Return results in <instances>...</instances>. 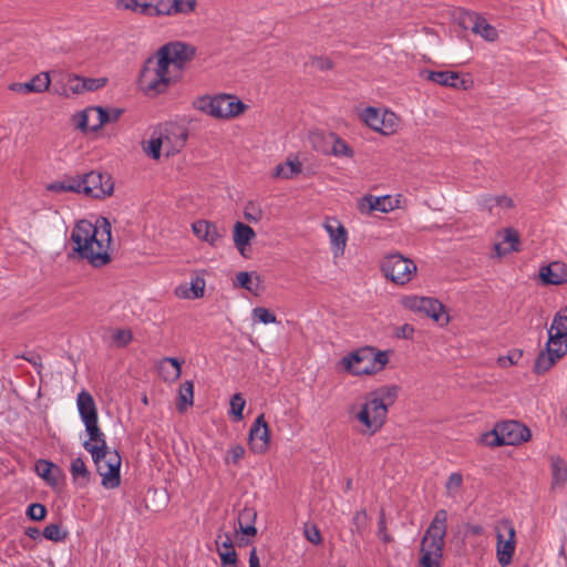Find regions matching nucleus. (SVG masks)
<instances>
[{
	"label": "nucleus",
	"instance_id": "nucleus-1",
	"mask_svg": "<svg viewBox=\"0 0 567 567\" xmlns=\"http://www.w3.org/2000/svg\"><path fill=\"white\" fill-rule=\"evenodd\" d=\"M105 217H99L93 224L86 219L78 221L72 229L73 250L95 268L107 265L111 258L112 229Z\"/></svg>",
	"mask_w": 567,
	"mask_h": 567
},
{
	"label": "nucleus",
	"instance_id": "nucleus-2",
	"mask_svg": "<svg viewBox=\"0 0 567 567\" xmlns=\"http://www.w3.org/2000/svg\"><path fill=\"white\" fill-rule=\"evenodd\" d=\"M398 396L396 386H383L370 393L367 402L357 413V420L364 425L363 434H375L385 423L389 406Z\"/></svg>",
	"mask_w": 567,
	"mask_h": 567
},
{
	"label": "nucleus",
	"instance_id": "nucleus-3",
	"mask_svg": "<svg viewBox=\"0 0 567 567\" xmlns=\"http://www.w3.org/2000/svg\"><path fill=\"white\" fill-rule=\"evenodd\" d=\"M83 447L87 451L96 465L97 473L102 476V485L113 489L121 484V455L116 450L110 451L105 434H100L95 440L84 441Z\"/></svg>",
	"mask_w": 567,
	"mask_h": 567
},
{
	"label": "nucleus",
	"instance_id": "nucleus-4",
	"mask_svg": "<svg viewBox=\"0 0 567 567\" xmlns=\"http://www.w3.org/2000/svg\"><path fill=\"white\" fill-rule=\"evenodd\" d=\"M178 80L177 75L161 60L155 52L148 56L138 74V87L148 97L164 94L171 84Z\"/></svg>",
	"mask_w": 567,
	"mask_h": 567
},
{
	"label": "nucleus",
	"instance_id": "nucleus-5",
	"mask_svg": "<svg viewBox=\"0 0 567 567\" xmlns=\"http://www.w3.org/2000/svg\"><path fill=\"white\" fill-rule=\"evenodd\" d=\"M446 523L447 512L445 509H439L422 538L421 565L423 567L440 566L447 528Z\"/></svg>",
	"mask_w": 567,
	"mask_h": 567
},
{
	"label": "nucleus",
	"instance_id": "nucleus-6",
	"mask_svg": "<svg viewBox=\"0 0 567 567\" xmlns=\"http://www.w3.org/2000/svg\"><path fill=\"white\" fill-rule=\"evenodd\" d=\"M388 362L386 352L363 347L344 355L338 364L352 375H371L383 370Z\"/></svg>",
	"mask_w": 567,
	"mask_h": 567
},
{
	"label": "nucleus",
	"instance_id": "nucleus-7",
	"mask_svg": "<svg viewBox=\"0 0 567 567\" xmlns=\"http://www.w3.org/2000/svg\"><path fill=\"white\" fill-rule=\"evenodd\" d=\"M187 135V131L178 125L157 127L146 145H143V150L153 159L161 157L162 148L165 150L166 156L175 155L184 147Z\"/></svg>",
	"mask_w": 567,
	"mask_h": 567
},
{
	"label": "nucleus",
	"instance_id": "nucleus-8",
	"mask_svg": "<svg viewBox=\"0 0 567 567\" xmlns=\"http://www.w3.org/2000/svg\"><path fill=\"white\" fill-rule=\"evenodd\" d=\"M194 107L214 118L229 120L243 114L248 105L236 95L219 93L197 97L194 101Z\"/></svg>",
	"mask_w": 567,
	"mask_h": 567
},
{
	"label": "nucleus",
	"instance_id": "nucleus-9",
	"mask_svg": "<svg viewBox=\"0 0 567 567\" xmlns=\"http://www.w3.org/2000/svg\"><path fill=\"white\" fill-rule=\"evenodd\" d=\"M532 436L530 430L518 421H505L484 435V442L489 446L518 445Z\"/></svg>",
	"mask_w": 567,
	"mask_h": 567
},
{
	"label": "nucleus",
	"instance_id": "nucleus-10",
	"mask_svg": "<svg viewBox=\"0 0 567 567\" xmlns=\"http://www.w3.org/2000/svg\"><path fill=\"white\" fill-rule=\"evenodd\" d=\"M156 53L179 79L186 63L195 56L196 49L190 44L174 41L162 45Z\"/></svg>",
	"mask_w": 567,
	"mask_h": 567
},
{
	"label": "nucleus",
	"instance_id": "nucleus-11",
	"mask_svg": "<svg viewBox=\"0 0 567 567\" xmlns=\"http://www.w3.org/2000/svg\"><path fill=\"white\" fill-rule=\"evenodd\" d=\"M496 557L502 567L512 564L516 550V530L511 519H501L496 526Z\"/></svg>",
	"mask_w": 567,
	"mask_h": 567
},
{
	"label": "nucleus",
	"instance_id": "nucleus-12",
	"mask_svg": "<svg viewBox=\"0 0 567 567\" xmlns=\"http://www.w3.org/2000/svg\"><path fill=\"white\" fill-rule=\"evenodd\" d=\"M381 270L385 278L396 285H405L412 279L416 271V265L413 260L404 258L400 254H392L383 258Z\"/></svg>",
	"mask_w": 567,
	"mask_h": 567
},
{
	"label": "nucleus",
	"instance_id": "nucleus-13",
	"mask_svg": "<svg viewBox=\"0 0 567 567\" xmlns=\"http://www.w3.org/2000/svg\"><path fill=\"white\" fill-rule=\"evenodd\" d=\"M80 193L93 198H104L113 193V182L109 174L92 171L83 176H76Z\"/></svg>",
	"mask_w": 567,
	"mask_h": 567
},
{
	"label": "nucleus",
	"instance_id": "nucleus-14",
	"mask_svg": "<svg viewBox=\"0 0 567 567\" xmlns=\"http://www.w3.org/2000/svg\"><path fill=\"white\" fill-rule=\"evenodd\" d=\"M323 228L329 235L333 256H342L348 241V231L346 227L336 217H327L323 223Z\"/></svg>",
	"mask_w": 567,
	"mask_h": 567
},
{
	"label": "nucleus",
	"instance_id": "nucleus-15",
	"mask_svg": "<svg viewBox=\"0 0 567 567\" xmlns=\"http://www.w3.org/2000/svg\"><path fill=\"white\" fill-rule=\"evenodd\" d=\"M321 137L323 140L324 145L319 146L315 144V147L326 154H332L337 157L346 156L351 157L353 155L352 148L337 134L334 133H327V134H316L313 138ZM313 143H316L313 141Z\"/></svg>",
	"mask_w": 567,
	"mask_h": 567
},
{
	"label": "nucleus",
	"instance_id": "nucleus-16",
	"mask_svg": "<svg viewBox=\"0 0 567 567\" xmlns=\"http://www.w3.org/2000/svg\"><path fill=\"white\" fill-rule=\"evenodd\" d=\"M427 80L449 87L467 90L472 85V80L461 78L457 72L452 71H430Z\"/></svg>",
	"mask_w": 567,
	"mask_h": 567
},
{
	"label": "nucleus",
	"instance_id": "nucleus-17",
	"mask_svg": "<svg viewBox=\"0 0 567 567\" xmlns=\"http://www.w3.org/2000/svg\"><path fill=\"white\" fill-rule=\"evenodd\" d=\"M269 442V432L264 415H259L250 431H249V445L254 452L261 453L266 451Z\"/></svg>",
	"mask_w": 567,
	"mask_h": 567
},
{
	"label": "nucleus",
	"instance_id": "nucleus-18",
	"mask_svg": "<svg viewBox=\"0 0 567 567\" xmlns=\"http://www.w3.org/2000/svg\"><path fill=\"white\" fill-rule=\"evenodd\" d=\"M411 309L424 312L427 317L439 322L444 313L443 305L430 297H414L408 303Z\"/></svg>",
	"mask_w": 567,
	"mask_h": 567
},
{
	"label": "nucleus",
	"instance_id": "nucleus-19",
	"mask_svg": "<svg viewBox=\"0 0 567 567\" xmlns=\"http://www.w3.org/2000/svg\"><path fill=\"white\" fill-rule=\"evenodd\" d=\"M192 230L198 239L206 241L210 246H217L223 238V234L216 224L205 219L194 221L192 224Z\"/></svg>",
	"mask_w": 567,
	"mask_h": 567
},
{
	"label": "nucleus",
	"instance_id": "nucleus-20",
	"mask_svg": "<svg viewBox=\"0 0 567 567\" xmlns=\"http://www.w3.org/2000/svg\"><path fill=\"white\" fill-rule=\"evenodd\" d=\"M256 518L257 513L252 507H244L238 514V529L243 535L240 542L246 545L250 542V537H255L257 534Z\"/></svg>",
	"mask_w": 567,
	"mask_h": 567
},
{
	"label": "nucleus",
	"instance_id": "nucleus-21",
	"mask_svg": "<svg viewBox=\"0 0 567 567\" xmlns=\"http://www.w3.org/2000/svg\"><path fill=\"white\" fill-rule=\"evenodd\" d=\"M255 236L256 234L250 226L241 221L235 224L233 234L234 244L243 257H248L247 250H249L250 243Z\"/></svg>",
	"mask_w": 567,
	"mask_h": 567
},
{
	"label": "nucleus",
	"instance_id": "nucleus-22",
	"mask_svg": "<svg viewBox=\"0 0 567 567\" xmlns=\"http://www.w3.org/2000/svg\"><path fill=\"white\" fill-rule=\"evenodd\" d=\"M35 472L51 487H58L63 477L60 466L47 460H39L35 463Z\"/></svg>",
	"mask_w": 567,
	"mask_h": 567
},
{
	"label": "nucleus",
	"instance_id": "nucleus-23",
	"mask_svg": "<svg viewBox=\"0 0 567 567\" xmlns=\"http://www.w3.org/2000/svg\"><path fill=\"white\" fill-rule=\"evenodd\" d=\"M76 405L83 424L99 420L95 401L91 393L82 390L76 398Z\"/></svg>",
	"mask_w": 567,
	"mask_h": 567
},
{
	"label": "nucleus",
	"instance_id": "nucleus-24",
	"mask_svg": "<svg viewBox=\"0 0 567 567\" xmlns=\"http://www.w3.org/2000/svg\"><path fill=\"white\" fill-rule=\"evenodd\" d=\"M542 281L546 285H561L567 281V274L559 262H551L539 271Z\"/></svg>",
	"mask_w": 567,
	"mask_h": 567
},
{
	"label": "nucleus",
	"instance_id": "nucleus-25",
	"mask_svg": "<svg viewBox=\"0 0 567 567\" xmlns=\"http://www.w3.org/2000/svg\"><path fill=\"white\" fill-rule=\"evenodd\" d=\"M158 373L165 382H175L182 374V362L177 358L166 357L158 364Z\"/></svg>",
	"mask_w": 567,
	"mask_h": 567
},
{
	"label": "nucleus",
	"instance_id": "nucleus-26",
	"mask_svg": "<svg viewBox=\"0 0 567 567\" xmlns=\"http://www.w3.org/2000/svg\"><path fill=\"white\" fill-rule=\"evenodd\" d=\"M561 358L559 349L540 351L534 363V372L536 374H544L551 369V367Z\"/></svg>",
	"mask_w": 567,
	"mask_h": 567
},
{
	"label": "nucleus",
	"instance_id": "nucleus-27",
	"mask_svg": "<svg viewBox=\"0 0 567 567\" xmlns=\"http://www.w3.org/2000/svg\"><path fill=\"white\" fill-rule=\"evenodd\" d=\"M93 114H95V121L92 124L91 131H97L106 123L116 122L123 114V110L116 107L106 110L102 106H95L93 107Z\"/></svg>",
	"mask_w": 567,
	"mask_h": 567
},
{
	"label": "nucleus",
	"instance_id": "nucleus-28",
	"mask_svg": "<svg viewBox=\"0 0 567 567\" xmlns=\"http://www.w3.org/2000/svg\"><path fill=\"white\" fill-rule=\"evenodd\" d=\"M364 123L377 132H381L382 134H388V127L385 125V114H381L380 111L375 107H367L361 115Z\"/></svg>",
	"mask_w": 567,
	"mask_h": 567
},
{
	"label": "nucleus",
	"instance_id": "nucleus-29",
	"mask_svg": "<svg viewBox=\"0 0 567 567\" xmlns=\"http://www.w3.org/2000/svg\"><path fill=\"white\" fill-rule=\"evenodd\" d=\"M194 404V383L193 381H185L181 384L178 391L177 410L185 411L188 406Z\"/></svg>",
	"mask_w": 567,
	"mask_h": 567
},
{
	"label": "nucleus",
	"instance_id": "nucleus-30",
	"mask_svg": "<svg viewBox=\"0 0 567 567\" xmlns=\"http://www.w3.org/2000/svg\"><path fill=\"white\" fill-rule=\"evenodd\" d=\"M80 184H78V177H66L62 181H55L48 185V190L54 192V193H79L80 194Z\"/></svg>",
	"mask_w": 567,
	"mask_h": 567
},
{
	"label": "nucleus",
	"instance_id": "nucleus-31",
	"mask_svg": "<svg viewBox=\"0 0 567 567\" xmlns=\"http://www.w3.org/2000/svg\"><path fill=\"white\" fill-rule=\"evenodd\" d=\"M74 81H76V85L72 87L75 93H80L83 91H96L103 87L106 83V79H85L80 76H74Z\"/></svg>",
	"mask_w": 567,
	"mask_h": 567
},
{
	"label": "nucleus",
	"instance_id": "nucleus-32",
	"mask_svg": "<svg viewBox=\"0 0 567 567\" xmlns=\"http://www.w3.org/2000/svg\"><path fill=\"white\" fill-rule=\"evenodd\" d=\"M236 285L248 290L254 295H258L259 291V279L256 277L252 279L250 272L240 271L236 275Z\"/></svg>",
	"mask_w": 567,
	"mask_h": 567
},
{
	"label": "nucleus",
	"instance_id": "nucleus-33",
	"mask_svg": "<svg viewBox=\"0 0 567 567\" xmlns=\"http://www.w3.org/2000/svg\"><path fill=\"white\" fill-rule=\"evenodd\" d=\"M556 337L567 338V308L560 309L553 319L550 329Z\"/></svg>",
	"mask_w": 567,
	"mask_h": 567
},
{
	"label": "nucleus",
	"instance_id": "nucleus-34",
	"mask_svg": "<svg viewBox=\"0 0 567 567\" xmlns=\"http://www.w3.org/2000/svg\"><path fill=\"white\" fill-rule=\"evenodd\" d=\"M70 472L74 481L82 478L85 484L90 481L91 473L82 457H75L72 460Z\"/></svg>",
	"mask_w": 567,
	"mask_h": 567
},
{
	"label": "nucleus",
	"instance_id": "nucleus-35",
	"mask_svg": "<svg viewBox=\"0 0 567 567\" xmlns=\"http://www.w3.org/2000/svg\"><path fill=\"white\" fill-rule=\"evenodd\" d=\"M169 16L189 14L195 11L197 7L196 0H172Z\"/></svg>",
	"mask_w": 567,
	"mask_h": 567
},
{
	"label": "nucleus",
	"instance_id": "nucleus-36",
	"mask_svg": "<svg viewBox=\"0 0 567 567\" xmlns=\"http://www.w3.org/2000/svg\"><path fill=\"white\" fill-rule=\"evenodd\" d=\"M482 205L486 209L492 212V209L494 207H498V206L504 207V208H511L513 206V200H512V198L504 196V195H499V196L486 195V196L482 197Z\"/></svg>",
	"mask_w": 567,
	"mask_h": 567
},
{
	"label": "nucleus",
	"instance_id": "nucleus-37",
	"mask_svg": "<svg viewBox=\"0 0 567 567\" xmlns=\"http://www.w3.org/2000/svg\"><path fill=\"white\" fill-rule=\"evenodd\" d=\"M68 532L62 529L60 524H49L44 527L42 535L45 539L54 543H62L68 538Z\"/></svg>",
	"mask_w": 567,
	"mask_h": 567
},
{
	"label": "nucleus",
	"instance_id": "nucleus-38",
	"mask_svg": "<svg viewBox=\"0 0 567 567\" xmlns=\"http://www.w3.org/2000/svg\"><path fill=\"white\" fill-rule=\"evenodd\" d=\"M477 29L478 30L473 33L482 37L486 41L493 42L498 38L496 28L489 24L483 16L477 23Z\"/></svg>",
	"mask_w": 567,
	"mask_h": 567
},
{
	"label": "nucleus",
	"instance_id": "nucleus-39",
	"mask_svg": "<svg viewBox=\"0 0 567 567\" xmlns=\"http://www.w3.org/2000/svg\"><path fill=\"white\" fill-rule=\"evenodd\" d=\"M29 82L33 93H43L49 90L51 84L50 72H41L34 75Z\"/></svg>",
	"mask_w": 567,
	"mask_h": 567
},
{
	"label": "nucleus",
	"instance_id": "nucleus-40",
	"mask_svg": "<svg viewBox=\"0 0 567 567\" xmlns=\"http://www.w3.org/2000/svg\"><path fill=\"white\" fill-rule=\"evenodd\" d=\"M481 14L473 11H464L460 14L458 24L464 30H471L472 32L477 31V23L481 19Z\"/></svg>",
	"mask_w": 567,
	"mask_h": 567
},
{
	"label": "nucleus",
	"instance_id": "nucleus-41",
	"mask_svg": "<svg viewBox=\"0 0 567 567\" xmlns=\"http://www.w3.org/2000/svg\"><path fill=\"white\" fill-rule=\"evenodd\" d=\"M246 401L243 398L241 393H235L230 399V410L229 413L233 415L234 421H241L244 415L243 411L245 409Z\"/></svg>",
	"mask_w": 567,
	"mask_h": 567
},
{
	"label": "nucleus",
	"instance_id": "nucleus-42",
	"mask_svg": "<svg viewBox=\"0 0 567 567\" xmlns=\"http://www.w3.org/2000/svg\"><path fill=\"white\" fill-rule=\"evenodd\" d=\"M547 350L559 349L561 352V357L567 353V338L566 337H556L551 330H548V341L546 343Z\"/></svg>",
	"mask_w": 567,
	"mask_h": 567
},
{
	"label": "nucleus",
	"instance_id": "nucleus-43",
	"mask_svg": "<svg viewBox=\"0 0 567 567\" xmlns=\"http://www.w3.org/2000/svg\"><path fill=\"white\" fill-rule=\"evenodd\" d=\"M523 357V351L518 349L511 350L507 355L499 357L497 359V363L502 368H508L512 365H516L520 358Z\"/></svg>",
	"mask_w": 567,
	"mask_h": 567
},
{
	"label": "nucleus",
	"instance_id": "nucleus-44",
	"mask_svg": "<svg viewBox=\"0 0 567 567\" xmlns=\"http://www.w3.org/2000/svg\"><path fill=\"white\" fill-rule=\"evenodd\" d=\"M133 339L132 331L128 329H117L112 334V340L118 348L126 347Z\"/></svg>",
	"mask_w": 567,
	"mask_h": 567
},
{
	"label": "nucleus",
	"instance_id": "nucleus-45",
	"mask_svg": "<svg viewBox=\"0 0 567 567\" xmlns=\"http://www.w3.org/2000/svg\"><path fill=\"white\" fill-rule=\"evenodd\" d=\"M252 318L255 321L268 324L276 322V316L266 308L257 307L252 310Z\"/></svg>",
	"mask_w": 567,
	"mask_h": 567
},
{
	"label": "nucleus",
	"instance_id": "nucleus-46",
	"mask_svg": "<svg viewBox=\"0 0 567 567\" xmlns=\"http://www.w3.org/2000/svg\"><path fill=\"white\" fill-rule=\"evenodd\" d=\"M27 516L35 522H40L47 516V508L40 503L30 504L27 508Z\"/></svg>",
	"mask_w": 567,
	"mask_h": 567
},
{
	"label": "nucleus",
	"instance_id": "nucleus-47",
	"mask_svg": "<svg viewBox=\"0 0 567 567\" xmlns=\"http://www.w3.org/2000/svg\"><path fill=\"white\" fill-rule=\"evenodd\" d=\"M504 243L509 245L508 249H506L505 252L517 251L519 246L518 233L514 229H506Z\"/></svg>",
	"mask_w": 567,
	"mask_h": 567
},
{
	"label": "nucleus",
	"instance_id": "nucleus-48",
	"mask_svg": "<svg viewBox=\"0 0 567 567\" xmlns=\"http://www.w3.org/2000/svg\"><path fill=\"white\" fill-rule=\"evenodd\" d=\"M463 483V476L461 473H452L445 484L447 493L451 495L454 492H457Z\"/></svg>",
	"mask_w": 567,
	"mask_h": 567
},
{
	"label": "nucleus",
	"instance_id": "nucleus-49",
	"mask_svg": "<svg viewBox=\"0 0 567 567\" xmlns=\"http://www.w3.org/2000/svg\"><path fill=\"white\" fill-rule=\"evenodd\" d=\"M218 556L223 567H237V554L235 549H231V551L220 549Z\"/></svg>",
	"mask_w": 567,
	"mask_h": 567
},
{
	"label": "nucleus",
	"instance_id": "nucleus-50",
	"mask_svg": "<svg viewBox=\"0 0 567 567\" xmlns=\"http://www.w3.org/2000/svg\"><path fill=\"white\" fill-rule=\"evenodd\" d=\"M215 543L217 546V553H219L220 549L226 551H231V549H235L231 537L228 533H225L224 535L219 534Z\"/></svg>",
	"mask_w": 567,
	"mask_h": 567
},
{
	"label": "nucleus",
	"instance_id": "nucleus-51",
	"mask_svg": "<svg viewBox=\"0 0 567 567\" xmlns=\"http://www.w3.org/2000/svg\"><path fill=\"white\" fill-rule=\"evenodd\" d=\"M553 477L556 483L565 482L567 480V470L560 461L553 463Z\"/></svg>",
	"mask_w": 567,
	"mask_h": 567
},
{
	"label": "nucleus",
	"instance_id": "nucleus-52",
	"mask_svg": "<svg viewBox=\"0 0 567 567\" xmlns=\"http://www.w3.org/2000/svg\"><path fill=\"white\" fill-rule=\"evenodd\" d=\"M311 66L319 71H328L332 69V61L327 56H315L311 59Z\"/></svg>",
	"mask_w": 567,
	"mask_h": 567
},
{
	"label": "nucleus",
	"instance_id": "nucleus-53",
	"mask_svg": "<svg viewBox=\"0 0 567 567\" xmlns=\"http://www.w3.org/2000/svg\"><path fill=\"white\" fill-rule=\"evenodd\" d=\"M305 536L307 540H309L313 545H318L321 543V534L319 528L316 525L306 526L305 527Z\"/></svg>",
	"mask_w": 567,
	"mask_h": 567
},
{
	"label": "nucleus",
	"instance_id": "nucleus-54",
	"mask_svg": "<svg viewBox=\"0 0 567 567\" xmlns=\"http://www.w3.org/2000/svg\"><path fill=\"white\" fill-rule=\"evenodd\" d=\"M95 118V114H93V107L87 109L81 113L80 121L78 123L79 127L83 131H91L92 124H90V121L92 118Z\"/></svg>",
	"mask_w": 567,
	"mask_h": 567
},
{
	"label": "nucleus",
	"instance_id": "nucleus-55",
	"mask_svg": "<svg viewBox=\"0 0 567 567\" xmlns=\"http://www.w3.org/2000/svg\"><path fill=\"white\" fill-rule=\"evenodd\" d=\"M84 426H85V431L89 435L87 441H90V442H92V440H95L96 437H100V434L103 433V431L99 426V420L87 422L84 424Z\"/></svg>",
	"mask_w": 567,
	"mask_h": 567
},
{
	"label": "nucleus",
	"instance_id": "nucleus-56",
	"mask_svg": "<svg viewBox=\"0 0 567 567\" xmlns=\"http://www.w3.org/2000/svg\"><path fill=\"white\" fill-rule=\"evenodd\" d=\"M190 290L193 292V298H200L204 296L205 290V280L203 278L196 277L192 281Z\"/></svg>",
	"mask_w": 567,
	"mask_h": 567
},
{
	"label": "nucleus",
	"instance_id": "nucleus-57",
	"mask_svg": "<svg viewBox=\"0 0 567 567\" xmlns=\"http://www.w3.org/2000/svg\"><path fill=\"white\" fill-rule=\"evenodd\" d=\"M414 327L409 324V323H404L403 326L399 327L396 329V333L395 336L400 339H412L413 338V334H414Z\"/></svg>",
	"mask_w": 567,
	"mask_h": 567
},
{
	"label": "nucleus",
	"instance_id": "nucleus-58",
	"mask_svg": "<svg viewBox=\"0 0 567 567\" xmlns=\"http://www.w3.org/2000/svg\"><path fill=\"white\" fill-rule=\"evenodd\" d=\"M9 90L12 91V92L22 93V94L33 93L32 87L30 85V82H24V83L16 82V83H11L9 85Z\"/></svg>",
	"mask_w": 567,
	"mask_h": 567
},
{
	"label": "nucleus",
	"instance_id": "nucleus-59",
	"mask_svg": "<svg viewBox=\"0 0 567 567\" xmlns=\"http://www.w3.org/2000/svg\"><path fill=\"white\" fill-rule=\"evenodd\" d=\"M244 216L248 221H258L260 218V212L250 203L246 206Z\"/></svg>",
	"mask_w": 567,
	"mask_h": 567
},
{
	"label": "nucleus",
	"instance_id": "nucleus-60",
	"mask_svg": "<svg viewBox=\"0 0 567 567\" xmlns=\"http://www.w3.org/2000/svg\"><path fill=\"white\" fill-rule=\"evenodd\" d=\"M138 13L148 16V17H155L154 9L152 6V1L150 0H140L138 4Z\"/></svg>",
	"mask_w": 567,
	"mask_h": 567
},
{
	"label": "nucleus",
	"instance_id": "nucleus-61",
	"mask_svg": "<svg viewBox=\"0 0 567 567\" xmlns=\"http://www.w3.org/2000/svg\"><path fill=\"white\" fill-rule=\"evenodd\" d=\"M17 358H20V355H18ZM21 358L24 359L25 361H28L34 368L42 367V359L38 353H32V352L24 353L21 355Z\"/></svg>",
	"mask_w": 567,
	"mask_h": 567
},
{
	"label": "nucleus",
	"instance_id": "nucleus-62",
	"mask_svg": "<svg viewBox=\"0 0 567 567\" xmlns=\"http://www.w3.org/2000/svg\"><path fill=\"white\" fill-rule=\"evenodd\" d=\"M465 532L466 535L481 536L484 533V528L480 524H466Z\"/></svg>",
	"mask_w": 567,
	"mask_h": 567
},
{
	"label": "nucleus",
	"instance_id": "nucleus-63",
	"mask_svg": "<svg viewBox=\"0 0 567 567\" xmlns=\"http://www.w3.org/2000/svg\"><path fill=\"white\" fill-rule=\"evenodd\" d=\"M286 167L290 171V176L301 173V163L299 161L286 159Z\"/></svg>",
	"mask_w": 567,
	"mask_h": 567
},
{
	"label": "nucleus",
	"instance_id": "nucleus-64",
	"mask_svg": "<svg viewBox=\"0 0 567 567\" xmlns=\"http://www.w3.org/2000/svg\"><path fill=\"white\" fill-rule=\"evenodd\" d=\"M365 518H367L365 509H361L354 514V516L352 518V523L357 529H359L360 526L365 522Z\"/></svg>",
	"mask_w": 567,
	"mask_h": 567
}]
</instances>
